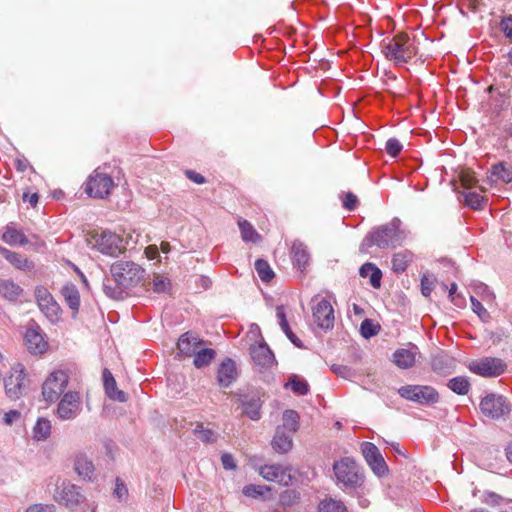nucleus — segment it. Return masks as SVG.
<instances>
[{
	"instance_id": "obj_42",
	"label": "nucleus",
	"mask_w": 512,
	"mask_h": 512,
	"mask_svg": "<svg viewBox=\"0 0 512 512\" xmlns=\"http://www.w3.org/2000/svg\"><path fill=\"white\" fill-rule=\"evenodd\" d=\"M238 225L243 241L257 242L260 239V235L247 220H240Z\"/></svg>"
},
{
	"instance_id": "obj_33",
	"label": "nucleus",
	"mask_w": 512,
	"mask_h": 512,
	"mask_svg": "<svg viewBox=\"0 0 512 512\" xmlns=\"http://www.w3.org/2000/svg\"><path fill=\"white\" fill-rule=\"evenodd\" d=\"M7 261L20 271L30 272L35 268L33 261L28 259L26 256L14 251L10 253Z\"/></svg>"
},
{
	"instance_id": "obj_58",
	"label": "nucleus",
	"mask_w": 512,
	"mask_h": 512,
	"mask_svg": "<svg viewBox=\"0 0 512 512\" xmlns=\"http://www.w3.org/2000/svg\"><path fill=\"white\" fill-rule=\"evenodd\" d=\"M52 297L51 293L43 286H38L35 289V298L37 300V304L40 302L47 300Z\"/></svg>"
},
{
	"instance_id": "obj_51",
	"label": "nucleus",
	"mask_w": 512,
	"mask_h": 512,
	"mask_svg": "<svg viewBox=\"0 0 512 512\" xmlns=\"http://www.w3.org/2000/svg\"><path fill=\"white\" fill-rule=\"evenodd\" d=\"M402 148V144L396 138L388 139L385 146L386 152L392 157L398 156Z\"/></svg>"
},
{
	"instance_id": "obj_15",
	"label": "nucleus",
	"mask_w": 512,
	"mask_h": 512,
	"mask_svg": "<svg viewBox=\"0 0 512 512\" xmlns=\"http://www.w3.org/2000/svg\"><path fill=\"white\" fill-rule=\"evenodd\" d=\"M81 412V397L77 392H67L57 406V416L61 420L76 418Z\"/></svg>"
},
{
	"instance_id": "obj_44",
	"label": "nucleus",
	"mask_w": 512,
	"mask_h": 512,
	"mask_svg": "<svg viewBox=\"0 0 512 512\" xmlns=\"http://www.w3.org/2000/svg\"><path fill=\"white\" fill-rule=\"evenodd\" d=\"M319 512H347V508L341 501L329 498L320 502Z\"/></svg>"
},
{
	"instance_id": "obj_25",
	"label": "nucleus",
	"mask_w": 512,
	"mask_h": 512,
	"mask_svg": "<svg viewBox=\"0 0 512 512\" xmlns=\"http://www.w3.org/2000/svg\"><path fill=\"white\" fill-rule=\"evenodd\" d=\"M203 344V341L192 334L185 333L180 336L177 346L180 353L186 357H190L196 352V349Z\"/></svg>"
},
{
	"instance_id": "obj_57",
	"label": "nucleus",
	"mask_w": 512,
	"mask_h": 512,
	"mask_svg": "<svg viewBox=\"0 0 512 512\" xmlns=\"http://www.w3.org/2000/svg\"><path fill=\"white\" fill-rule=\"evenodd\" d=\"M501 31L507 38L512 39V18H504L500 23Z\"/></svg>"
},
{
	"instance_id": "obj_30",
	"label": "nucleus",
	"mask_w": 512,
	"mask_h": 512,
	"mask_svg": "<svg viewBox=\"0 0 512 512\" xmlns=\"http://www.w3.org/2000/svg\"><path fill=\"white\" fill-rule=\"evenodd\" d=\"M61 294L74 315L77 314L80 307V294L77 287L74 284H67L62 287Z\"/></svg>"
},
{
	"instance_id": "obj_62",
	"label": "nucleus",
	"mask_w": 512,
	"mask_h": 512,
	"mask_svg": "<svg viewBox=\"0 0 512 512\" xmlns=\"http://www.w3.org/2000/svg\"><path fill=\"white\" fill-rule=\"evenodd\" d=\"M483 497V502L489 505H497L500 500V496L494 492H485Z\"/></svg>"
},
{
	"instance_id": "obj_54",
	"label": "nucleus",
	"mask_w": 512,
	"mask_h": 512,
	"mask_svg": "<svg viewBox=\"0 0 512 512\" xmlns=\"http://www.w3.org/2000/svg\"><path fill=\"white\" fill-rule=\"evenodd\" d=\"M331 370L334 374L345 379H348L353 375L352 369L345 365L334 364L331 366Z\"/></svg>"
},
{
	"instance_id": "obj_20",
	"label": "nucleus",
	"mask_w": 512,
	"mask_h": 512,
	"mask_svg": "<svg viewBox=\"0 0 512 512\" xmlns=\"http://www.w3.org/2000/svg\"><path fill=\"white\" fill-rule=\"evenodd\" d=\"M238 376L236 364L231 358L223 360L218 368L217 382L221 387H229Z\"/></svg>"
},
{
	"instance_id": "obj_53",
	"label": "nucleus",
	"mask_w": 512,
	"mask_h": 512,
	"mask_svg": "<svg viewBox=\"0 0 512 512\" xmlns=\"http://www.w3.org/2000/svg\"><path fill=\"white\" fill-rule=\"evenodd\" d=\"M343 207L348 211H353L357 207L358 199L355 194L352 192L345 193L344 199L342 201Z\"/></svg>"
},
{
	"instance_id": "obj_6",
	"label": "nucleus",
	"mask_w": 512,
	"mask_h": 512,
	"mask_svg": "<svg viewBox=\"0 0 512 512\" xmlns=\"http://www.w3.org/2000/svg\"><path fill=\"white\" fill-rule=\"evenodd\" d=\"M398 394L419 405H433L439 401V393L428 385H405L398 389Z\"/></svg>"
},
{
	"instance_id": "obj_21",
	"label": "nucleus",
	"mask_w": 512,
	"mask_h": 512,
	"mask_svg": "<svg viewBox=\"0 0 512 512\" xmlns=\"http://www.w3.org/2000/svg\"><path fill=\"white\" fill-rule=\"evenodd\" d=\"M74 468L79 477L87 481L96 479L95 466L93 461L84 453H79L75 457Z\"/></svg>"
},
{
	"instance_id": "obj_59",
	"label": "nucleus",
	"mask_w": 512,
	"mask_h": 512,
	"mask_svg": "<svg viewBox=\"0 0 512 512\" xmlns=\"http://www.w3.org/2000/svg\"><path fill=\"white\" fill-rule=\"evenodd\" d=\"M21 416L20 412L18 410H10L4 414L3 422L10 426L12 425L17 419H19Z\"/></svg>"
},
{
	"instance_id": "obj_23",
	"label": "nucleus",
	"mask_w": 512,
	"mask_h": 512,
	"mask_svg": "<svg viewBox=\"0 0 512 512\" xmlns=\"http://www.w3.org/2000/svg\"><path fill=\"white\" fill-rule=\"evenodd\" d=\"M103 383L106 395L114 401L126 402L127 395L124 391L117 388V383L108 369L103 371Z\"/></svg>"
},
{
	"instance_id": "obj_35",
	"label": "nucleus",
	"mask_w": 512,
	"mask_h": 512,
	"mask_svg": "<svg viewBox=\"0 0 512 512\" xmlns=\"http://www.w3.org/2000/svg\"><path fill=\"white\" fill-rule=\"evenodd\" d=\"M285 388L290 389L297 395H307L309 393L308 382L304 378L295 374L289 377L288 382L285 384Z\"/></svg>"
},
{
	"instance_id": "obj_12",
	"label": "nucleus",
	"mask_w": 512,
	"mask_h": 512,
	"mask_svg": "<svg viewBox=\"0 0 512 512\" xmlns=\"http://www.w3.org/2000/svg\"><path fill=\"white\" fill-rule=\"evenodd\" d=\"M259 474L269 482H277L282 486H289L293 476L289 465L272 464L263 465L258 468Z\"/></svg>"
},
{
	"instance_id": "obj_9",
	"label": "nucleus",
	"mask_w": 512,
	"mask_h": 512,
	"mask_svg": "<svg viewBox=\"0 0 512 512\" xmlns=\"http://www.w3.org/2000/svg\"><path fill=\"white\" fill-rule=\"evenodd\" d=\"M481 413L491 419H499L510 413L509 401L502 395L490 393L482 398L479 405Z\"/></svg>"
},
{
	"instance_id": "obj_41",
	"label": "nucleus",
	"mask_w": 512,
	"mask_h": 512,
	"mask_svg": "<svg viewBox=\"0 0 512 512\" xmlns=\"http://www.w3.org/2000/svg\"><path fill=\"white\" fill-rule=\"evenodd\" d=\"M491 180H501L505 183H509L512 181V170L506 167L503 163L493 165L491 170Z\"/></svg>"
},
{
	"instance_id": "obj_17",
	"label": "nucleus",
	"mask_w": 512,
	"mask_h": 512,
	"mask_svg": "<svg viewBox=\"0 0 512 512\" xmlns=\"http://www.w3.org/2000/svg\"><path fill=\"white\" fill-rule=\"evenodd\" d=\"M24 341L31 354H42L47 349V342L38 327L28 328L24 335Z\"/></svg>"
},
{
	"instance_id": "obj_24",
	"label": "nucleus",
	"mask_w": 512,
	"mask_h": 512,
	"mask_svg": "<svg viewBox=\"0 0 512 512\" xmlns=\"http://www.w3.org/2000/svg\"><path fill=\"white\" fill-rule=\"evenodd\" d=\"M243 406V413L253 421H257L261 418V407L262 401L259 396H245L241 400Z\"/></svg>"
},
{
	"instance_id": "obj_28",
	"label": "nucleus",
	"mask_w": 512,
	"mask_h": 512,
	"mask_svg": "<svg viewBox=\"0 0 512 512\" xmlns=\"http://www.w3.org/2000/svg\"><path fill=\"white\" fill-rule=\"evenodd\" d=\"M23 289L20 285L10 279H0V296L10 302H15L19 299Z\"/></svg>"
},
{
	"instance_id": "obj_32",
	"label": "nucleus",
	"mask_w": 512,
	"mask_h": 512,
	"mask_svg": "<svg viewBox=\"0 0 512 512\" xmlns=\"http://www.w3.org/2000/svg\"><path fill=\"white\" fill-rule=\"evenodd\" d=\"M359 273L362 277L370 278V283L374 288L380 287L382 273L373 263L367 262L360 267Z\"/></svg>"
},
{
	"instance_id": "obj_19",
	"label": "nucleus",
	"mask_w": 512,
	"mask_h": 512,
	"mask_svg": "<svg viewBox=\"0 0 512 512\" xmlns=\"http://www.w3.org/2000/svg\"><path fill=\"white\" fill-rule=\"evenodd\" d=\"M419 349L416 345H410L407 348H399L395 350L392 356L393 363L400 369L411 368L416 362V356Z\"/></svg>"
},
{
	"instance_id": "obj_39",
	"label": "nucleus",
	"mask_w": 512,
	"mask_h": 512,
	"mask_svg": "<svg viewBox=\"0 0 512 512\" xmlns=\"http://www.w3.org/2000/svg\"><path fill=\"white\" fill-rule=\"evenodd\" d=\"M51 422L46 418H39L33 427V438L37 441L46 440L51 434Z\"/></svg>"
},
{
	"instance_id": "obj_38",
	"label": "nucleus",
	"mask_w": 512,
	"mask_h": 512,
	"mask_svg": "<svg viewBox=\"0 0 512 512\" xmlns=\"http://www.w3.org/2000/svg\"><path fill=\"white\" fill-rule=\"evenodd\" d=\"M413 254L409 251L395 253L392 257V269L396 273H402L406 270L408 264L412 261Z\"/></svg>"
},
{
	"instance_id": "obj_56",
	"label": "nucleus",
	"mask_w": 512,
	"mask_h": 512,
	"mask_svg": "<svg viewBox=\"0 0 512 512\" xmlns=\"http://www.w3.org/2000/svg\"><path fill=\"white\" fill-rule=\"evenodd\" d=\"M221 462H222L223 467L226 470L236 469V463H235L234 457L229 453L222 454Z\"/></svg>"
},
{
	"instance_id": "obj_29",
	"label": "nucleus",
	"mask_w": 512,
	"mask_h": 512,
	"mask_svg": "<svg viewBox=\"0 0 512 512\" xmlns=\"http://www.w3.org/2000/svg\"><path fill=\"white\" fill-rule=\"evenodd\" d=\"M2 240L10 246H24L28 243L24 232L16 229L13 224H9L5 227Z\"/></svg>"
},
{
	"instance_id": "obj_37",
	"label": "nucleus",
	"mask_w": 512,
	"mask_h": 512,
	"mask_svg": "<svg viewBox=\"0 0 512 512\" xmlns=\"http://www.w3.org/2000/svg\"><path fill=\"white\" fill-rule=\"evenodd\" d=\"M42 313L51 321L55 322L58 319L60 307L54 300L53 296L38 304Z\"/></svg>"
},
{
	"instance_id": "obj_1",
	"label": "nucleus",
	"mask_w": 512,
	"mask_h": 512,
	"mask_svg": "<svg viewBox=\"0 0 512 512\" xmlns=\"http://www.w3.org/2000/svg\"><path fill=\"white\" fill-rule=\"evenodd\" d=\"M381 51L385 58L395 65L408 63L418 52L415 38L407 33H398L381 42Z\"/></svg>"
},
{
	"instance_id": "obj_50",
	"label": "nucleus",
	"mask_w": 512,
	"mask_h": 512,
	"mask_svg": "<svg viewBox=\"0 0 512 512\" xmlns=\"http://www.w3.org/2000/svg\"><path fill=\"white\" fill-rule=\"evenodd\" d=\"M152 288L156 293L166 292L170 288V281L166 277L155 275L152 281Z\"/></svg>"
},
{
	"instance_id": "obj_11",
	"label": "nucleus",
	"mask_w": 512,
	"mask_h": 512,
	"mask_svg": "<svg viewBox=\"0 0 512 512\" xmlns=\"http://www.w3.org/2000/svg\"><path fill=\"white\" fill-rule=\"evenodd\" d=\"M54 500L70 510H75L85 501V496L81 492V488L70 482H63L57 486Z\"/></svg>"
},
{
	"instance_id": "obj_13",
	"label": "nucleus",
	"mask_w": 512,
	"mask_h": 512,
	"mask_svg": "<svg viewBox=\"0 0 512 512\" xmlns=\"http://www.w3.org/2000/svg\"><path fill=\"white\" fill-rule=\"evenodd\" d=\"M113 185V179L108 174L95 170L89 177L86 192L95 198H104L110 194Z\"/></svg>"
},
{
	"instance_id": "obj_3",
	"label": "nucleus",
	"mask_w": 512,
	"mask_h": 512,
	"mask_svg": "<svg viewBox=\"0 0 512 512\" xmlns=\"http://www.w3.org/2000/svg\"><path fill=\"white\" fill-rule=\"evenodd\" d=\"M3 384L8 399L16 401L25 396L30 386L25 366L21 363L13 364L3 378Z\"/></svg>"
},
{
	"instance_id": "obj_46",
	"label": "nucleus",
	"mask_w": 512,
	"mask_h": 512,
	"mask_svg": "<svg viewBox=\"0 0 512 512\" xmlns=\"http://www.w3.org/2000/svg\"><path fill=\"white\" fill-rule=\"evenodd\" d=\"M270 490L271 488L266 485L249 484L243 487V494L247 497L258 498Z\"/></svg>"
},
{
	"instance_id": "obj_49",
	"label": "nucleus",
	"mask_w": 512,
	"mask_h": 512,
	"mask_svg": "<svg viewBox=\"0 0 512 512\" xmlns=\"http://www.w3.org/2000/svg\"><path fill=\"white\" fill-rule=\"evenodd\" d=\"M465 204L473 209H481L484 198L476 192H467L464 195Z\"/></svg>"
},
{
	"instance_id": "obj_60",
	"label": "nucleus",
	"mask_w": 512,
	"mask_h": 512,
	"mask_svg": "<svg viewBox=\"0 0 512 512\" xmlns=\"http://www.w3.org/2000/svg\"><path fill=\"white\" fill-rule=\"evenodd\" d=\"M433 290V283L426 277L421 278V292L425 297L430 296Z\"/></svg>"
},
{
	"instance_id": "obj_55",
	"label": "nucleus",
	"mask_w": 512,
	"mask_h": 512,
	"mask_svg": "<svg viewBox=\"0 0 512 512\" xmlns=\"http://www.w3.org/2000/svg\"><path fill=\"white\" fill-rule=\"evenodd\" d=\"M56 508L53 504H33L30 505L25 512H55Z\"/></svg>"
},
{
	"instance_id": "obj_27",
	"label": "nucleus",
	"mask_w": 512,
	"mask_h": 512,
	"mask_svg": "<svg viewBox=\"0 0 512 512\" xmlns=\"http://www.w3.org/2000/svg\"><path fill=\"white\" fill-rule=\"evenodd\" d=\"M105 295L114 300H122L128 295V290L115 280V277L105 278L103 281Z\"/></svg>"
},
{
	"instance_id": "obj_16",
	"label": "nucleus",
	"mask_w": 512,
	"mask_h": 512,
	"mask_svg": "<svg viewBox=\"0 0 512 512\" xmlns=\"http://www.w3.org/2000/svg\"><path fill=\"white\" fill-rule=\"evenodd\" d=\"M361 452L365 461L377 476H382L388 471L384 458L375 444L371 442L362 443Z\"/></svg>"
},
{
	"instance_id": "obj_64",
	"label": "nucleus",
	"mask_w": 512,
	"mask_h": 512,
	"mask_svg": "<svg viewBox=\"0 0 512 512\" xmlns=\"http://www.w3.org/2000/svg\"><path fill=\"white\" fill-rule=\"evenodd\" d=\"M287 338L296 346V347H303V344L301 340L292 332V330L289 328V331L284 332Z\"/></svg>"
},
{
	"instance_id": "obj_4",
	"label": "nucleus",
	"mask_w": 512,
	"mask_h": 512,
	"mask_svg": "<svg viewBox=\"0 0 512 512\" xmlns=\"http://www.w3.org/2000/svg\"><path fill=\"white\" fill-rule=\"evenodd\" d=\"M333 471L338 484L345 489H356L363 483V475L358 464L349 457H344L333 464Z\"/></svg>"
},
{
	"instance_id": "obj_2",
	"label": "nucleus",
	"mask_w": 512,
	"mask_h": 512,
	"mask_svg": "<svg viewBox=\"0 0 512 512\" xmlns=\"http://www.w3.org/2000/svg\"><path fill=\"white\" fill-rule=\"evenodd\" d=\"M400 226L401 220L397 217L393 218L389 223L370 231L364 238L362 246H377L380 249H388L401 245L406 238V233Z\"/></svg>"
},
{
	"instance_id": "obj_26",
	"label": "nucleus",
	"mask_w": 512,
	"mask_h": 512,
	"mask_svg": "<svg viewBox=\"0 0 512 512\" xmlns=\"http://www.w3.org/2000/svg\"><path fill=\"white\" fill-rule=\"evenodd\" d=\"M291 255L294 266L304 271L310 260L307 247L302 242L295 241L291 248Z\"/></svg>"
},
{
	"instance_id": "obj_40",
	"label": "nucleus",
	"mask_w": 512,
	"mask_h": 512,
	"mask_svg": "<svg viewBox=\"0 0 512 512\" xmlns=\"http://www.w3.org/2000/svg\"><path fill=\"white\" fill-rule=\"evenodd\" d=\"M194 435L205 444L215 443L218 439V434L206 427H204L203 423H197L194 428Z\"/></svg>"
},
{
	"instance_id": "obj_7",
	"label": "nucleus",
	"mask_w": 512,
	"mask_h": 512,
	"mask_svg": "<svg viewBox=\"0 0 512 512\" xmlns=\"http://www.w3.org/2000/svg\"><path fill=\"white\" fill-rule=\"evenodd\" d=\"M94 239V247L104 255L118 257L126 250L123 238L109 230L102 231L100 234L95 235Z\"/></svg>"
},
{
	"instance_id": "obj_34",
	"label": "nucleus",
	"mask_w": 512,
	"mask_h": 512,
	"mask_svg": "<svg viewBox=\"0 0 512 512\" xmlns=\"http://www.w3.org/2000/svg\"><path fill=\"white\" fill-rule=\"evenodd\" d=\"M216 352L211 348H197L194 356L193 364L196 368L200 369L208 366L214 359Z\"/></svg>"
},
{
	"instance_id": "obj_36",
	"label": "nucleus",
	"mask_w": 512,
	"mask_h": 512,
	"mask_svg": "<svg viewBox=\"0 0 512 512\" xmlns=\"http://www.w3.org/2000/svg\"><path fill=\"white\" fill-rule=\"evenodd\" d=\"M447 387L458 395H467L470 390L471 383L467 376H456L448 381Z\"/></svg>"
},
{
	"instance_id": "obj_45",
	"label": "nucleus",
	"mask_w": 512,
	"mask_h": 512,
	"mask_svg": "<svg viewBox=\"0 0 512 512\" xmlns=\"http://www.w3.org/2000/svg\"><path fill=\"white\" fill-rule=\"evenodd\" d=\"M255 269L263 282H269L275 276L269 263L266 260L258 259L255 262Z\"/></svg>"
},
{
	"instance_id": "obj_31",
	"label": "nucleus",
	"mask_w": 512,
	"mask_h": 512,
	"mask_svg": "<svg viewBox=\"0 0 512 512\" xmlns=\"http://www.w3.org/2000/svg\"><path fill=\"white\" fill-rule=\"evenodd\" d=\"M432 369L440 375L450 374L454 371V359L447 355H437L432 359Z\"/></svg>"
},
{
	"instance_id": "obj_47",
	"label": "nucleus",
	"mask_w": 512,
	"mask_h": 512,
	"mask_svg": "<svg viewBox=\"0 0 512 512\" xmlns=\"http://www.w3.org/2000/svg\"><path fill=\"white\" fill-rule=\"evenodd\" d=\"M379 331V326L375 325L371 319H365L362 321L360 325L361 335L369 339L372 336H375Z\"/></svg>"
},
{
	"instance_id": "obj_5",
	"label": "nucleus",
	"mask_w": 512,
	"mask_h": 512,
	"mask_svg": "<svg viewBox=\"0 0 512 512\" xmlns=\"http://www.w3.org/2000/svg\"><path fill=\"white\" fill-rule=\"evenodd\" d=\"M110 272L127 290L137 286L144 276V269L132 261H117L111 265Z\"/></svg>"
},
{
	"instance_id": "obj_48",
	"label": "nucleus",
	"mask_w": 512,
	"mask_h": 512,
	"mask_svg": "<svg viewBox=\"0 0 512 512\" xmlns=\"http://www.w3.org/2000/svg\"><path fill=\"white\" fill-rule=\"evenodd\" d=\"M470 301L473 312L476 313L482 321L487 322L490 319V314L487 309L474 296L470 297Z\"/></svg>"
},
{
	"instance_id": "obj_14",
	"label": "nucleus",
	"mask_w": 512,
	"mask_h": 512,
	"mask_svg": "<svg viewBox=\"0 0 512 512\" xmlns=\"http://www.w3.org/2000/svg\"><path fill=\"white\" fill-rule=\"evenodd\" d=\"M312 317L316 325L325 331L331 330L334 327V310L327 299H320L312 307Z\"/></svg>"
},
{
	"instance_id": "obj_10",
	"label": "nucleus",
	"mask_w": 512,
	"mask_h": 512,
	"mask_svg": "<svg viewBox=\"0 0 512 512\" xmlns=\"http://www.w3.org/2000/svg\"><path fill=\"white\" fill-rule=\"evenodd\" d=\"M69 377L63 370L53 371L42 386V395L47 402H55L68 385Z\"/></svg>"
},
{
	"instance_id": "obj_43",
	"label": "nucleus",
	"mask_w": 512,
	"mask_h": 512,
	"mask_svg": "<svg viewBox=\"0 0 512 512\" xmlns=\"http://www.w3.org/2000/svg\"><path fill=\"white\" fill-rule=\"evenodd\" d=\"M299 425V415L294 410H285L283 412V425L280 427H285V431L295 433L298 429Z\"/></svg>"
},
{
	"instance_id": "obj_22",
	"label": "nucleus",
	"mask_w": 512,
	"mask_h": 512,
	"mask_svg": "<svg viewBox=\"0 0 512 512\" xmlns=\"http://www.w3.org/2000/svg\"><path fill=\"white\" fill-rule=\"evenodd\" d=\"M293 433L285 431V427H277L271 441V446L276 453L286 454L293 447Z\"/></svg>"
},
{
	"instance_id": "obj_52",
	"label": "nucleus",
	"mask_w": 512,
	"mask_h": 512,
	"mask_svg": "<svg viewBox=\"0 0 512 512\" xmlns=\"http://www.w3.org/2000/svg\"><path fill=\"white\" fill-rule=\"evenodd\" d=\"M460 180H461L462 186L466 189H470V188L474 187L478 182L474 173L469 170L463 171L461 173Z\"/></svg>"
},
{
	"instance_id": "obj_18",
	"label": "nucleus",
	"mask_w": 512,
	"mask_h": 512,
	"mask_svg": "<svg viewBox=\"0 0 512 512\" xmlns=\"http://www.w3.org/2000/svg\"><path fill=\"white\" fill-rule=\"evenodd\" d=\"M250 355L255 365L260 368H270L275 364V356L266 343L252 346Z\"/></svg>"
},
{
	"instance_id": "obj_63",
	"label": "nucleus",
	"mask_w": 512,
	"mask_h": 512,
	"mask_svg": "<svg viewBox=\"0 0 512 512\" xmlns=\"http://www.w3.org/2000/svg\"><path fill=\"white\" fill-rule=\"evenodd\" d=\"M186 176L196 184H203L205 182L204 176L192 170H187Z\"/></svg>"
},
{
	"instance_id": "obj_8",
	"label": "nucleus",
	"mask_w": 512,
	"mask_h": 512,
	"mask_svg": "<svg viewBox=\"0 0 512 512\" xmlns=\"http://www.w3.org/2000/svg\"><path fill=\"white\" fill-rule=\"evenodd\" d=\"M468 369L481 377L494 378L505 373L507 364L500 358L483 357L470 362Z\"/></svg>"
},
{
	"instance_id": "obj_61",
	"label": "nucleus",
	"mask_w": 512,
	"mask_h": 512,
	"mask_svg": "<svg viewBox=\"0 0 512 512\" xmlns=\"http://www.w3.org/2000/svg\"><path fill=\"white\" fill-rule=\"evenodd\" d=\"M128 494V490L123 482H121L119 479L116 480V487L114 490V495L118 499H123Z\"/></svg>"
}]
</instances>
